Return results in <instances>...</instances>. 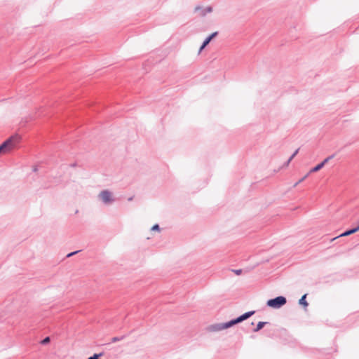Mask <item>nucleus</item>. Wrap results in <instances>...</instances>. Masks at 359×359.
Segmentation results:
<instances>
[{"instance_id": "obj_1", "label": "nucleus", "mask_w": 359, "mask_h": 359, "mask_svg": "<svg viewBox=\"0 0 359 359\" xmlns=\"http://www.w3.org/2000/svg\"><path fill=\"white\" fill-rule=\"evenodd\" d=\"M20 140V137L18 135H13L8 138L0 145V154L8 153L16 148Z\"/></svg>"}, {"instance_id": "obj_2", "label": "nucleus", "mask_w": 359, "mask_h": 359, "mask_svg": "<svg viewBox=\"0 0 359 359\" xmlns=\"http://www.w3.org/2000/svg\"><path fill=\"white\" fill-rule=\"evenodd\" d=\"M287 303V299L283 296H278L267 301L266 305L273 309H280Z\"/></svg>"}, {"instance_id": "obj_3", "label": "nucleus", "mask_w": 359, "mask_h": 359, "mask_svg": "<svg viewBox=\"0 0 359 359\" xmlns=\"http://www.w3.org/2000/svg\"><path fill=\"white\" fill-rule=\"evenodd\" d=\"M98 198L105 205L111 204L115 201L111 192L107 189L100 191L98 194Z\"/></svg>"}, {"instance_id": "obj_4", "label": "nucleus", "mask_w": 359, "mask_h": 359, "mask_svg": "<svg viewBox=\"0 0 359 359\" xmlns=\"http://www.w3.org/2000/svg\"><path fill=\"white\" fill-rule=\"evenodd\" d=\"M227 328H229L228 322L210 325L208 327L207 330L209 332H216Z\"/></svg>"}, {"instance_id": "obj_5", "label": "nucleus", "mask_w": 359, "mask_h": 359, "mask_svg": "<svg viewBox=\"0 0 359 359\" xmlns=\"http://www.w3.org/2000/svg\"><path fill=\"white\" fill-rule=\"evenodd\" d=\"M194 12L195 13H198V15H200L201 17H204L208 13H210L212 12V7L209 6H207V7L204 8V7L201 6H197L194 8Z\"/></svg>"}, {"instance_id": "obj_6", "label": "nucleus", "mask_w": 359, "mask_h": 359, "mask_svg": "<svg viewBox=\"0 0 359 359\" xmlns=\"http://www.w3.org/2000/svg\"><path fill=\"white\" fill-rule=\"evenodd\" d=\"M218 35V32H215L209 35L203 42L202 45L199 48V53L209 44L212 39Z\"/></svg>"}, {"instance_id": "obj_7", "label": "nucleus", "mask_w": 359, "mask_h": 359, "mask_svg": "<svg viewBox=\"0 0 359 359\" xmlns=\"http://www.w3.org/2000/svg\"><path fill=\"white\" fill-rule=\"evenodd\" d=\"M358 231H359V224L355 228L346 230V231H344V233L340 234L339 236V237L349 236V235L353 234ZM337 238H338V236L333 238V240L337 239Z\"/></svg>"}, {"instance_id": "obj_8", "label": "nucleus", "mask_w": 359, "mask_h": 359, "mask_svg": "<svg viewBox=\"0 0 359 359\" xmlns=\"http://www.w3.org/2000/svg\"><path fill=\"white\" fill-rule=\"evenodd\" d=\"M243 321H244V320H243L242 316H240L238 318H236L235 319H232L230 321H229L228 325L229 326V327H232L238 323H240Z\"/></svg>"}, {"instance_id": "obj_9", "label": "nucleus", "mask_w": 359, "mask_h": 359, "mask_svg": "<svg viewBox=\"0 0 359 359\" xmlns=\"http://www.w3.org/2000/svg\"><path fill=\"white\" fill-rule=\"evenodd\" d=\"M243 321H244V320H243L242 316H240L238 318H236L235 319H232L230 321H229L228 325L229 326V327H232L238 323H240Z\"/></svg>"}, {"instance_id": "obj_10", "label": "nucleus", "mask_w": 359, "mask_h": 359, "mask_svg": "<svg viewBox=\"0 0 359 359\" xmlns=\"http://www.w3.org/2000/svg\"><path fill=\"white\" fill-rule=\"evenodd\" d=\"M306 294H304L299 300V304L300 305L304 306V307L308 306V303L306 300Z\"/></svg>"}, {"instance_id": "obj_11", "label": "nucleus", "mask_w": 359, "mask_h": 359, "mask_svg": "<svg viewBox=\"0 0 359 359\" xmlns=\"http://www.w3.org/2000/svg\"><path fill=\"white\" fill-rule=\"evenodd\" d=\"M268 323L267 322H259L257 325V327L256 328L254 329V332H257L258 331H259L261 329H262L264 327V326L267 324Z\"/></svg>"}, {"instance_id": "obj_12", "label": "nucleus", "mask_w": 359, "mask_h": 359, "mask_svg": "<svg viewBox=\"0 0 359 359\" xmlns=\"http://www.w3.org/2000/svg\"><path fill=\"white\" fill-rule=\"evenodd\" d=\"M323 167V163H319L317 165H316L315 167H313L310 171H309V174L311 173V172H318V170H320Z\"/></svg>"}, {"instance_id": "obj_13", "label": "nucleus", "mask_w": 359, "mask_h": 359, "mask_svg": "<svg viewBox=\"0 0 359 359\" xmlns=\"http://www.w3.org/2000/svg\"><path fill=\"white\" fill-rule=\"evenodd\" d=\"M255 313V311H250L243 313L241 316H242L243 320H247L248 318H249L250 317H251Z\"/></svg>"}, {"instance_id": "obj_14", "label": "nucleus", "mask_w": 359, "mask_h": 359, "mask_svg": "<svg viewBox=\"0 0 359 359\" xmlns=\"http://www.w3.org/2000/svg\"><path fill=\"white\" fill-rule=\"evenodd\" d=\"M309 175V173H307L306 175H304L302 178H301L299 181H297L294 184V187H297L299 184L302 182L304 180H305L308 176Z\"/></svg>"}, {"instance_id": "obj_15", "label": "nucleus", "mask_w": 359, "mask_h": 359, "mask_svg": "<svg viewBox=\"0 0 359 359\" xmlns=\"http://www.w3.org/2000/svg\"><path fill=\"white\" fill-rule=\"evenodd\" d=\"M125 338V336H121V337H114L111 339V342L112 343H115V342H117V341H119L122 339H123Z\"/></svg>"}, {"instance_id": "obj_16", "label": "nucleus", "mask_w": 359, "mask_h": 359, "mask_svg": "<svg viewBox=\"0 0 359 359\" xmlns=\"http://www.w3.org/2000/svg\"><path fill=\"white\" fill-rule=\"evenodd\" d=\"M50 337H45V338H44V339L41 341V344L42 345H46V344H48V343L50 342Z\"/></svg>"}, {"instance_id": "obj_17", "label": "nucleus", "mask_w": 359, "mask_h": 359, "mask_svg": "<svg viewBox=\"0 0 359 359\" xmlns=\"http://www.w3.org/2000/svg\"><path fill=\"white\" fill-rule=\"evenodd\" d=\"M334 157V155H331L330 156H328L327 158H325L322 162L321 163L323 164V166L330 160L332 159V158Z\"/></svg>"}, {"instance_id": "obj_18", "label": "nucleus", "mask_w": 359, "mask_h": 359, "mask_svg": "<svg viewBox=\"0 0 359 359\" xmlns=\"http://www.w3.org/2000/svg\"><path fill=\"white\" fill-rule=\"evenodd\" d=\"M299 149H297L295 150V151L291 155V156L289 158V161H291L295 156L298 154Z\"/></svg>"}, {"instance_id": "obj_19", "label": "nucleus", "mask_w": 359, "mask_h": 359, "mask_svg": "<svg viewBox=\"0 0 359 359\" xmlns=\"http://www.w3.org/2000/svg\"><path fill=\"white\" fill-rule=\"evenodd\" d=\"M102 355V353L100 354H94L93 355L89 357L88 359H100L99 357Z\"/></svg>"}, {"instance_id": "obj_20", "label": "nucleus", "mask_w": 359, "mask_h": 359, "mask_svg": "<svg viewBox=\"0 0 359 359\" xmlns=\"http://www.w3.org/2000/svg\"><path fill=\"white\" fill-rule=\"evenodd\" d=\"M151 231H160V227H159V225L158 224H154L151 229Z\"/></svg>"}, {"instance_id": "obj_21", "label": "nucleus", "mask_w": 359, "mask_h": 359, "mask_svg": "<svg viewBox=\"0 0 359 359\" xmlns=\"http://www.w3.org/2000/svg\"><path fill=\"white\" fill-rule=\"evenodd\" d=\"M79 252V250H76V251H74V252H70V253H69V254L67 255V257H72V256H73V255H74L77 254Z\"/></svg>"}, {"instance_id": "obj_22", "label": "nucleus", "mask_w": 359, "mask_h": 359, "mask_svg": "<svg viewBox=\"0 0 359 359\" xmlns=\"http://www.w3.org/2000/svg\"><path fill=\"white\" fill-rule=\"evenodd\" d=\"M233 271L236 274V275H241L242 273V270L241 269H236V270H233Z\"/></svg>"}, {"instance_id": "obj_23", "label": "nucleus", "mask_w": 359, "mask_h": 359, "mask_svg": "<svg viewBox=\"0 0 359 359\" xmlns=\"http://www.w3.org/2000/svg\"><path fill=\"white\" fill-rule=\"evenodd\" d=\"M290 161H289V159L285 163V166H287L290 164Z\"/></svg>"}, {"instance_id": "obj_24", "label": "nucleus", "mask_w": 359, "mask_h": 359, "mask_svg": "<svg viewBox=\"0 0 359 359\" xmlns=\"http://www.w3.org/2000/svg\"><path fill=\"white\" fill-rule=\"evenodd\" d=\"M37 170H38V168H37V166H34V167L33 168V171H34V172H37Z\"/></svg>"}]
</instances>
